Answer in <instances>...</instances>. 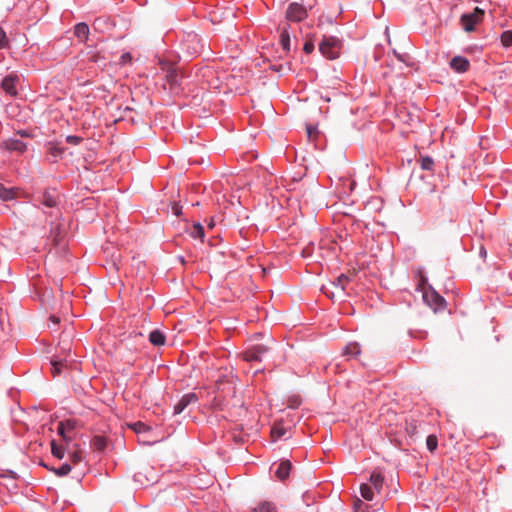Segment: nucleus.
<instances>
[{"instance_id":"nucleus-1","label":"nucleus","mask_w":512,"mask_h":512,"mask_svg":"<svg viewBox=\"0 0 512 512\" xmlns=\"http://www.w3.org/2000/svg\"><path fill=\"white\" fill-rule=\"evenodd\" d=\"M342 44L340 40L334 36H324L319 43L321 54L327 59L334 60L340 54Z\"/></svg>"},{"instance_id":"nucleus-2","label":"nucleus","mask_w":512,"mask_h":512,"mask_svg":"<svg viewBox=\"0 0 512 512\" xmlns=\"http://www.w3.org/2000/svg\"><path fill=\"white\" fill-rule=\"evenodd\" d=\"M484 12L476 7L472 13L463 14L461 16V24L466 32H472L475 26L482 20Z\"/></svg>"},{"instance_id":"nucleus-3","label":"nucleus","mask_w":512,"mask_h":512,"mask_svg":"<svg viewBox=\"0 0 512 512\" xmlns=\"http://www.w3.org/2000/svg\"><path fill=\"white\" fill-rule=\"evenodd\" d=\"M423 299L435 312L445 307V299L433 289L426 290Z\"/></svg>"},{"instance_id":"nucleus-4","label":"nucleus","mask_w":512,"mask_h":512,"mask_svg":"<svg viewBox=\"0 0 512 512\" xmlns=\"http://www.w3.org/2000/svg\"><path fill=\"white\" fill-rule=\"evenodd\" d=\"M269 349H270V347L268 345L255 344L244 352L243 358L245 361H248V362L260 361L262 359V355L267 353L269 351Z\"/></svg>"},{"instance_id":"nucleus-5","label":"nucleus","mask_w":512,"mask_h":512,"mask_svg":"<svg viewBox=\"0 0 512 512\" xmlns=\"http://www.w3.org/2000/svg\"><path fill=\"white\" fill-rule=\"evenodd\" d=\"M306 17V9L298 3H291L286 11V18L290 21L299 22Z\"/></svg>"},{"instance_id":"nucleus-6","label":"nucleus","mask_w":512,"mask_h":512,"mask_svg":"<svg viewBox=\"0 0 512 512\" xmlns=\"http://www.w3.org/2000/svg\"><path fill=\"white\" fill-rule=\"evenodd\" d=\"M197 401L198 397L195 393L185 394L174 406V414L182 413L188 405H190L191 403H196Z\"/></svg>"},{"instance_id":"nucleus-7","label":"nucleus","mask_w":512,"mask_h":512,"mask_svg":"<svg viewBox=\"0 0 512 512\" xmlns=\"http://www.w3.org/2000/svg\"><path fill=\"white\" fill-rule=\"evenodd\" d=\"M450 67L458 72V73H464L466 71H468L469 67H470V62L467 58L465 57H462V56H455L454 58L451 59L450 61Z\"/></svg>"},{"instance_id":"nucleus-8","label":"nucleus","mask_w":512,"mask_h":512,"mask_svg":"<svg viewBox=\"0 0 512 512\" xmlns=\"http://www.w3.org/2000/svg\"><path fill=\"white\" fill-rule=\"evenodd\" d=\"M18 80V76L17 75H14V74H10L8 76H6L3 80H2V88L3 90L8 93L9 95H16V88H15V83L16 81Z\"/></svg>"},{"instance_id":"nucleus-9","label":"nucleus","mask_w":512,"mask_h":512,"mask_svg":"<svg viewBox=\"0 0 512 512\" xmlns=\"http://www.w3.org/2000/svg\"><path fill=\"white\" fill-rule=\"evenodd\" d=\"M4 147H5V149H7L9 151H17L20 153H23L27 149L26 144L23 141L18 140V139L6 140L4 142Z\"/></svg>"},{"instance_id":"nucleus-10","label":"nucleus","mask_w":512,"mask_h":512,"mask_svg":"<svg viewBox=\"0 0 512 512\" xmlns=\"http://www.w3.org/2000/svg\"><path fill=\"white\" fill-rule=\"evenodd\" d=\"M41 203L48 208L56 207L59 203L58 195L55 192L45 191Z\"/></svg>"},{"instance_id":"nucleus-11","label":"nucleus","mask_w":512,"mask_h":512,"mask_svg":"<svg viewBox=\"0 0 512 512\" xmlns=\"http://www.w3.org/2000/svg\"><path fill=\"white\" fill-rule=\"evenodd\" d=\"M369 482V485H371L377 493H380L383 489L384 476L379 471H373Z\"/></svg>"},{"instance_id":"nucleus-12","label":"nucleus","mask_w":512,"mask_h":512,"mask_svg":"<svg viewBox=\"0 0 512 512\" xmlns=\"http://www.w3.org/2000/svg\"><path fill=\"white\" fill-rule=\"evenodd\" d=\"M182 79V74L175 67H169L166 74L167 82L172 86H177L180 84Z\"/></svg>"},{"instance_id":"nucleus-13","label":"nucleus","mask_w":512,"mask_h":512,"mask_svg":"<svg viewBox=\"0 0 512 512\" xmlns=\"http://www.w3.org/2000/svg\"><path fill=\"white\" fill-rule=\"evenodd\" d=\"M291 468H292V465H291L290 461H288V460L282 461L279 464V466L276 470V473H275L277 478L281 481H284L285 479H287Z\"/></svg>"},{"instance_id":"nucleus-14","label":"nucleus","mask_w":512,"mask_h":512,"mask_svg":"<svg viewBox=\"0 0 512 512\" xmlns=\"http://www.w3.org/2000/svg\"><path fill=\"white\" fill-rule=\"evenodd\" d=\"M107 444V438L102 435H95L91 440V447L98 452L104 451L107 447Z\"/></svg>"},{"instance_id":"nucleus-15","label":"nucleus","mask_w":512,"mask_h":512,"mask_svg":"<svg viewBox=\"0 0 512 512\" xmlns=\"http://www.w3.org/2000/svg\"><path fill=\"white\" fill-rule=\"evenodd\" d=\"M51 366H52L51 372H52L53 376L55 377V376L59 375L64 368L67 367V360L64 358L55 357L51 361Z\"/></svg>"},{"instance_id":"nucleus-16","label":"nucleus","mask_w":512,"mask_h":512,"mask_svg":"<svg viewBox=\"0 0 512 512\" xmlns=\"http://www.w3.org/2000/svg\"><path fill=\"white\" fill-rule=\"evenodd\" d=\"M148 474H153V470L151 468H144L142 471H138L134 475V479H135V481H137L141 485H144V484L149 483L151 481L153 482L154 477L152 479H150L148 477Z\"/></svg>"},{"instance_id":"nucleus-17","label":"nucleus","mask_w":512,"mask_h":512,"mask_svg":"<svg viewBox=\"0 0 512 512\" xmlns=\"http://www.w3.org/2000/svg\"><path fill=\"white\" fill-rule=\"evenodd\" d=\"M74 35L81 41L87 40L89 35L88 25L86 23H78L74 27Z\"/></svg>"},{"instance_id":"nucleus-18","label":"nucleus","mask_w":512,"mask_h":512,"mask_svg":"<svg viewBox=\"0 0 512 512\" xmlns=\"http://www.w3.org/2000/svg\"><path fill=\"white\" fill-rule=\"evenodd\" d=\"M63 152H64V149L59 147L57 144H55V143L48 144V156L51 157L50 160L52 162H56L58 160V158L61 157Z\"/></svg>"},{"instance_id":"nucleus-19","label":"nucleus","mask_w":512,"mask_h":512,"mask_svg":"<svg viewBox=\"0 0 512 512\" xmlns=\"http://www.w3.org/2000/svg\"><path fill=\"white\" fill-rule=\"evenodd\" d=\"M439 225H444L446 223H452L455 220V216L451 211L442 209L436 217Z\"/></svg>"},{"instance_id":"nucleus-20","label":"nucleus","mask_w":512,"mask_h":512,"mask_svg":"<svg viewBox=\"0 0 512 512\" xmlns=\"http://www.w3.org/2000/svg\"><path fill=\"white\" fill-rule=\"evenodd\" d=\"M150 342L155 346H161L165 343V336L159 330H154L149 335Z\"/></svg>"},{"instance_id":"nucleus-21","label":"nucleus","mask_w":512,"mask_h":512,"mask_svg":"<svg viewBox=\"0 0 512 512\" xmlns=\"http://www.w3.org/2000/svg\"><path fill=\"white\" fill-rule=\"evenodd\" d=\"M361 496L367 500L372 501L374 499V488L368 483H363L360 486Z\"/></svg>"},{"instance_id":"nucleus-22","label":"nucleus","mask_w":512,"mask_h":512,"mask_svg":"<svg viewBox=\"0 0 512 512\" xmlns=\"http://www.w3.org/2000/svg\"><path fill=\"white\" fill-rule=\"evenodd\" d=\"M350 280L351 279L349 276L345 274H340L333 282V285L335 286V288L343 292L346 288V285L350 282Z\"/></svg>"},{"instance_id":"nucleus-23","label":"nucleus","mask_w":512,"mask_h":512,"mask_svg":"<svg viewBox=\"0 0 512 512\" xmlns=\"http://www.w3.org/2000/svg\"><path fill=\"white\" fill-rule=\"evenodd\" d=\"M285 434H286V429L280 424L274 425L273 428L271 429V438L273 441L279 440Z\"/></svg>"},{"instance_id":"nucleus-24","label":"nucleus","mask_w":512,"mask_h":512,"mask_svg":"<svg viewBox=\"0 0 512 512\" xmlns=\"http://www.w3.org/2000/svg\"><path fill=\"white\" fill-rule=\"evenodd\" d=\"M344 355L357 356L360 354V346L358 343H349L343 350Z\"/></svg>"},{"instance_id":"nucleus-25","label":"nucleus","mask_w":512,"mask_h":512,"mask_svg":"<svg viewBox=\"0 0 512 512\" xmlns=\"http://www.w3.org/2000/svg\"><path fill=\"white\" fill-rule=\"evenodd\" d=\"M128 427L130 429H132L137 434L145 433V432H148L150 430V427L147 426L145 423H143L141 421L128 424Z\"/></svg>"},{"instance_id":"nucleus-26","label":"nucleus","mask_w":512,"mask_h":512,"mask_svg":"<svg viewBox=\"0 0 512 512\" xmlns=\"http://www.w3.org/2000/svg\"><path fill=\"white\" fill-rule=\"evenodd\" d=\"M189 233L191 237L203 240L204 228L200 223H196L193 225Z\"/></svg>"},{"instance_id":"nucleus-27","label":"nucleus","mask_w":512,"mask_h":512,"mask_svg":"<svg viewBox=\"0 0 512 512\" xmlns=\"http://www.w3.org/2000/svg\"><path fill=\"white\" fill-rule=\"evenodd\" d=\"M14 190L8 189L3 186V184L0 183V198L3 201H8L14 198Z\"/></svg>"},{"instance_id":"nucleus-28","label":"nucleus","mask_w":512,"mask_h":512,"mask_svg":"<svg viewBox=\"0 0 512 512\" xmlns=\"http://www.w3.org/2000/svg\"><path fill=\"white\" fill-rule=\"evenodd\" d=\"M420 166L423 170L431 171L434 166V160L429 156H422L420 159Z\"/></svg>"},{"instance_id":"nucleus-29","label":"nucleus","mask_w":512,"mask_h":512,"mask_svg":"<svg viewBox=\"0 0 512 512\" xmlns=\"http://www.w3.org/2000/svg\"><path fill=\"white\" fill-rule=\"evenodd\" d=\"M51 452L58 459H62L65 454L64 448L62 446L57 445L55 441L51 442Z\"/></svg>"},{"instance_id":"nucleus-30","label":"nucleus","mask_w":512,"mask_h":512,"mask_svg":"<svg viewBox=\"0 0 512 512\" xmlns=\"http://www.w3.org/2000/svg\"><path fill=\"white\" fill-rule=\"evenodd\" d=\"M501 43L504 47H510L512 45V31L506 30L501 34Z\"/></svg>"},{"instance_id":"nucleus-31","label":"nucleus","mask_w":512,"mask_h":512,"mask_svg":"<svg viewBox=\"0 0 512 512\" xmlns=\"http://www.w3.org/2000/svg\"><path fill=\"white\" fill-rule=\"evenodd\" d=\"M254 512H277V510L270 502H263L255 509Z\"/></svg>"},{"instance_id":"nucleus-32","label":"nucleus","mask_w":512,"mask_h":512,"mask_svg":"<svg viewBox=\"0 0 512 512\" xmlns=\"http://www.w3.org/2000/svg\"><path fill=\"white\" fill-rule=\"evenodd\" d=\"M71 465L68 464V463H65L63 464L60 468L58 469H53L54 473L57 475V476H66L68 475L70 472H71Z\"/></svg>"},{"instance_id":"nucleus-33","label":"nucleus","mask_w":512,"mask_h":512,"mask_svg":"<svg viewBox=\"0 0 512 512\" xmlns=\"http://www.w3.org/2000/svg\"><path fill=\"white\" fill-rule=\"evenodd\" d=\"M426 445L429 451L433 452L438 446V440L435 435H429L426 440Z\"/></svg>"},{"instance_id":"nucleus-34","label":"nucleus","mask_w":512,"mask_h":512,"mask_svg":"<svg viewBox=\"0 0 512 512\" xmlns=\"http://www.w3.org/2000/svg\"><path fill=\"white\" fill-rule=\"evenodd\" d=\"M280 43L285 51L290 50V37L286 31H283L281 34Z\"/></svg>"},{"instance_id":"nucleus-35","label":"nucleus","mask_w":512,"mask_h":512,"mask_svg":"<svg viewBox=\"0 0 512 512\" xmlns=\"http://www.w3.org/2000/svg\"><path fill=\"white\" fill-rule=\"evenodd\" d=\"M57 431L58 434L61 435L66 442L70 441L71 438L66 435L67 431L63 421L58 424Z\"/></svg>"},{"instance_id":"nucleus-36","label":"nucleus","mask_w":512,"mask_h":512,"mask_svg":"<svg viewBox=\"0 0 512 512\" xmlns=\"http://www.w3.org/2000/svg\"><path fill=\"white\" fill-rule=\"evenodd\" d=\"M82 140L83 139L81 137L76 136V135H68L66 137L67 143L72 144V145H78L82 142Z\"/></svg>"},{"instance_id":"nucleus-37","label":"nucleus","mask_w":512,"mask_h":512,"mask_svg":"<svg viewBox=\"0 0 512 512\" xmlns=\"http://www.w3.org/2000/svg\"><path fill=\"white\" fill-rule=\"evenodd\" d=\"M8 45V39L6 36V32L0 28V48H5Z\"/></svg>"},{"instance_id":"nucleus-38","label":"nucleus","mask_w":512,"mask_h":512,"mask_svg":"<svg viewBox=\"0 0 512 512\" xmlns=\"http://www.w3.org/2000/svg\"><path fill=\"white\" fill-rule=\"evenodd\" d=\"M70 459H71V461H72L74 464L79 463V462L82 460V452H81L80 450H78V451H74V452L70 455Z\"/></svg>"},{"instance_id":"nucleus-39","label":"nucleus","mask_w":512,"mask_h":512,"mask_svg":"<svg viewBox=\"0 0 512 512\" xmlns=\"http://www.w3.org/2000/svg\"><path fill=\"white\" fill-rule=\"evenodd\" d=\"M63 423H64V426H65L67 432L74 430L76 427V421L72 420V419L63 421Z\"/></svg>"},{"instance_id":"nucleus-40","label":"nucleus","mask_w":512,"mask_h":512,"mask_svg":"<svg viewBox=\"0 0 512 512\" xmlns=\"http://www.w3.org/2000/svg\"><path fill=\"white\" fill-rule=\"evenodd\" d=\"M303 50L305 53L310 54L314 50V43L311 40L306 41Z\"/></svg>"},{"instance_id":"nucleus-41","label":"nucleus","mask_w":512,"mask_h":512,"mask_svg":"<svg viewBox=\"0 0 512 512\" xmlns=\"http://www.w3.org/2000/svg\"><path fill=\"white\" fill-rule=\"evenodd\" d=\"M172 212L174 215L179 216L181 214V206L177 203H174L172 206Z\"/></svg>"},{"instance_id":"nucleus-42","label":"nucleus","mask_w":512,"mask_h":512,"mask_svg":"<svg viewBox=\"0 0 512 512\" xmlns=\"http://www.w3.org/2000/svg\"><path fill=\"white\" fill-rule=\"evenodd\" d=\"M132 60V56L130 53H124L122 56H121V63H128Z\"/></svg>"},{"instance_id":"nucleus-43","label":"nucleus","mask_w":512,"mask_h":512,"mask_svg":"<svg viewBox=\"0 0 512 512\" xmlns=\"http://www.w3.org/2000/svg\"><path fill=\"white\" fill-rule=\"evenodd\" d=\"M306 129L309 138H311L316 133V128L312 125H308Z\"/></svg>"},{"instance_id":"nucleus-44","label":"nucleus","mask_w":512,"mask_h":512,"mask_svg":"<svg viewBox=\"0 0 512 512\" xmlns=\"http://www.w3.org/2000/svg\"><path fill=\"white\" fill-rule=\"evenodd\" d=\"M363 506V502L360 499H357L354 502V509L355 511H359V509Z\"/></svg>"},{"instance_id":"nucleus-45","label":"nucleus","mask_w":512,"mask_h":512,"mask_svg":"<svg viewBox=\"0 0 512 512\" xmlns=\"http://www.w3.org/2000/svg\"><path fill=\"white\" fill-rule=\"evenodd\" d=\"M49 320L53 323V325H57L60 321V319L56 316H51Z\"/></svg>"},{"instance_id":"nucleus-46","label":"nucleus","mask_w":512,"mask_h":512,"mask_svg":"<svg viewBox=\"0 0 512 512\" xmlns=\"http://www.w3.org/2000/svg\"><path fill=\"white\" fill-rule=\"evenodd\" d=\"M480 254H481L482 257H486V254H487L486 250L481 248Z\"/></svg>"},{"instance_id":"nucleus-47","label":"nucleus","mask_w":512,"mask_h":512,"mask_svg":"<svg viewBox=\"0 0 512 512\" xmlns=\"http://www.w3.org/2000/svg\"><path fill=\"white\" fill-rule=\"evenodd\" d=\"M209 227H210V228H213V227H214V222H213V220H211V222L209 223Z\"/></svg>"}]
</instances>
